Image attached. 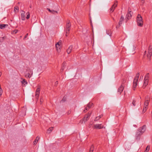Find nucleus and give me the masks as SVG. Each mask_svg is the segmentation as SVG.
Returning a JSON list of instances; mask_svg holds the SVG:
<instances>
[{"mask_svg": "<svg viewBox=\"0 0 152 152\" xmlns=\"http://www.w3.org/2000/svg\"><path fill=\"white\" fill-rule=\"evenodd\" d=\"M53 127H52L51 128H50L49 129H48L47 130V133H50L52 131L53 129Z\"/></svg>", "mask_w": 152, "mask_h": 152, "instance_id": "obj_24", "label": "nucleus"}, {"mask_svg": "<svg viewBox=\"0 0 152 152\" xmlns=\"http://www.w3.org/2000/svg\"><path fill=\"white\" fill-rule=\"evenodd\" d=\"M148 53H152V46L150 45L148 49Z\"/></svg>", "mask_w": 152, "mask_h": 152, "instance_id": "obj_20", "label": "nucleus"}, {"mask_svg": "<svg viewBox=\"0 0 152 152\" xmlns=\"http://www.w3.org/2000/svg\"><path fill=\"white\" fill-rule=\"evenodd\" d=\"M31 6H32L31 5H30V8H31Z\"/></svg>", "mask_w": 152, "mask_h": 152, "instance_id": "obj_50", "label": "nucleus"}, {"mask_svg": "<svg viewBox=\"0 0 152 152\" xmlns=\"http://www.w3.org/2000/svg\"><path fill=\"white\" fill-rule=\"evenodd\" d=\"M141 2L142 3H143L144 2L145 0H141Z\"/></svg>", "mask_w": 152, "mask_h": 152, "instance_id": "obj_46", "label": "nucleus"}, {"mask_svg": "<svg viewBox=\"0 0 152 152\" xmlns=\"http://www.w3.org/2000/svg\"><path fill=\"white\" fill-rule=\"evenodd\" d=\"M47 10L50 12H51L52 13L54 14L55 13H58L57 12V11H54L53 10H51L49 8H47Z\"/></svg>", "mask_w": 152, "mask_h": 152, "instance_id": "obj_21", "label": "nucleus"}, {"mask_svg": "<svg viewBox=\"0 0 152 152\" xmlns=\"http://www.w3.org/2000/svg\"><path fill=\"white\" fill-rule=\"evenodd\" d=\"M26 14H27V17H26V18L27 19H28L30 17V14L29 12H28L26 13Z\"/></svg>", "mask_w": 152, "mask_h": 152, "instance_id": "obj_30", "label": "nucleus"}, {"mask_svg": "<svg viewBox=\"0 0 152 152\" xmlns=\"http://www.w3.org/2000/svg\"><path fill=\"white\" fill-rule=\"evenodd\" d=\"M152 53H148V54L147 55V57L148 58H150L151 56Z\"/></svg>", "mask_w": 152, "mask_h": 152, "instance_id": "obj_35", "label": "nucleus"}, {"mask_svg": "<svg viewBox=\"0 0 152 152\" xmlns=\"http://www.w3.org/2000/svg\"><path fill=\"white\" fill-rule=\"evenodd\" d=\"M58 84V82L57 81H56L55 83V85L56 86Z\"/></svg>", "mask_w": 152, "mask_h": 152, "instance_id": "obj_43", "label": "nucleus"}, {"mask_svg": "<svg viewBox=\"0 0 152 152\" xmlns=\"http://www.w3.org/2000/svg\"><path fill=\"white\" fill-rule=\"evenodd\" d=\"M94 149V146L93 145H92L90 148L89 152H93Z\"/></svg>", "mask_w": 152, "mask_h": 152, "instance_id": "obj_26", "label": "nucleus"}, {"mask_svg": "<svg viewBox=\"0 0 152 152\" xmlns=\"http://www.w3.org/2000/svg\"><path fill=\"white\" fill-rule=\"evenodd\" d=\"M107 34L110 36L111 34V31L110 29H108L106 30Z\"/></svg>", "mask_w": 152, "mask_h": 152, "instance_id": "obj_22", "label": "nucleus"}, {"mask_svg": "<svg viewBox=\"0 0 152 152\" xmlns=\"http://www.w3.org/2000/svg\"><path fill=\"white\" fill-rule=\"evenodd\" d=\"M110 11H112L111 12H113L114 10V9H113L112 7L110 8Z\"/></svg>", "mask_w": 152, "mask_h": 152, "instance_id": "obj_40", "label": "nucleus"}, {"mask_svg": "<svg viewBox=\"0 0 152 152\" xmlns=\"http://www.w3.org/2000/svg\"><path fill=\"white\" fill-rule=\"evenodd\" d=\"M139 73H137L136 75L135 76L134 79L133 84V88H134H134H136L137 85L138 83V80L139 79Z\"/></svg>", "mask_w": 152, "mask_h": 152, "instance_id": "obj_4", "label": "nucleus"}, {"mask_svg": "<svg viewBox=\"0 0 152 152\" xmlns=\"http://www.w3.org/2000/svg\"><path fill=\"white\" fill-rule=\"evenodd\" d=\"M21 82L22 84L24 85H25L27 84V82L25 79L23 80V81H22Z\"/></svg>", "mask_w": 152, "mask_h": 152, "instance_id": "obj_27", "label": "nucleus"}, {"mask_svg": "<svg viewBox=\"0 0 152 152\" xmlns=\"http://www.w3.org/2000/svg\"><path fill=\"white\" fill-rule=\"evenodd\" d=\"M92 124H89V125H88V127H89V128H91V126H92Z\"/></svg>", "mask_w": 152, "mask_h": 152, "instance_id": "obj_41", "label": "nucleus"}, {"mask_svg": "<svg viewBox=\"0 0 152 152\" xmlns=\"http://www.w3.org/2000/svg\"><path fill=\"white\" fill-rule=\"evenodd\" d=\"M145 77H146V78H149V73H148L145 76Z\"/></svg>", "mask_w": 152, "mask_h": 152, "instance_id": "obj_39", "label": "nucleus"}, {"mask_svg": "<svg viewBox=\"0 0 152 152\" xmlns=\"http://www.w3.org/2000/svg\"><path fill=\"white\" fill-rule=\"evenodd\" d=\"M27 71L28 72V74L25 75V76L26 77L30 78L31 77V75L33 74V71L30 69H27Z\"/></svg>", "mask_w": 152, "mask_h": 152, "instance_id": "obj_7", "label": "nucleus"}, {"mask_svg": "<svg viewBox=\"0 0 152 152\" xmlns=\"http://www.w3.org/2000/svg\"><path fill=\"white\" fill-rule=\"evenodd\" d=\"M117 3H118V1H116L115 3L113 4V5H112V6L111 7L114 10V9L115 8V7H116L117 6Z\"/></svg>", "mask_w": 152, "mask_h": 152, "instance_id": "obj_23", "label": "nucleus"}, {"mask_svg": "<svg viewBox=\"0 0 152 152\" xmlns=\"http://www.w3.org/2000/svg\"><path fill=\"white\" fill-rule=\"evenodd\" d=\"M39 137H37L36 139H35V140H34V141L33 142L34 144V145H35L37 143V142L38 141V140L39 139Z\"/></svg>", "mask_w": 152, "mask_h": 152, "instance_id": "obj_19", "label": "nucleus"}, {"mask_svg": "<svg viewBox=\"0 0 152 152\" xmlns=\"http://www.w3.org/2000/svg\"><path fill=\"white\" fill-rule=\"evenodd\" d=\"M93 104L92 103H89L87 105V107H86L85 110L83 111V112L84 113H86V111L88 110L89 109L91 108L93 106Z\"/></svg>", "mask_w": 152, "mask_h": 152, "instance_id": "obj_10", "label": "nucleus"}, {"mask_svg": "<svg viewBox=\"0 0 152 152\" xmlns=\"http://www.w3.org/2000/svg\"><path fill=\"white\" fill-rule=\"evenodd\" d=\"M124 88V86H123V85H121L118 88L117 92L119 94H121V93L123 91Z\"/></svg>", "mask_w": 152, "mask_h": 152, "instance_id": "obj_12", "label": "nucleus"}, {"mask_svg": "<svg viewBox=\"0 0 152 152\" xmlns=\"http://www.w3.org/2000/svg\"><path fill=\"white\" fill-rule=\"evenodd\" d=\"M43 101V99L42 98H41L40 99V104H42V102Z\"/></svg>", "mask_w": 152, "mask_h": 152, "instance_id": "obj_37", "label": "nucleus"}, {"mask_svg": "<svg viewBox=\"0 0 152 152\" xmlns=\"http://www.w3.org/2000/svg\"><path fill=\"white\" fill-rule=\"evenodd\" d=\"M102 115H99V116L97 117L96 118L94 121H97L98 120H99L100 118H101V117L102 116Z\"/></svg>", "mask_w": 152, "mask_h": 152, "instance_id": "obj_25", "label": "nucleus"}, {"mask_svg": "<svg viewBox=\"0 0 152 152\" xmlns=\"http://www.w3.org/2000/svg\"><path fill=\"white\" fill-rule=\"evenodd\" d=\"M58 43H59V45H60V46L61 45V42H58Z\"/></svg>", "mask_w": 152, "mask_h": 152, "instance_id": "obj_49", "label": "nucleus"}, {"mask_svg": "<svg viewBox=\"0 0 152 152\" xmlns=\"http://www.w3.org/2000/svg\"><path fill=\"white\" fill-rule=\"evenodd\" d=\"M19 3H19H19H18V4H19Z\"/></svg>", "mask_w": 152, "mask_h": 152, "instance_id": "obj_51", "label": "nucleus"}, {"mask_svg": "<svg viewBox=\"0 0 152 152\" xmlns=\"http://www.w3.org/2000/svg\"><path fill=\"white\" fill-rule=\"evenodd\" d=\"M103 127V126L102 124H96L94 125V126H93V129H100L102 128Z\"/></svg>", "mask_w": 152, "mask_h": 152, "instance_id": "obj_8", "label": "nucleus"}, {"mask_svg": "<svg viewBox=\"0 0 152 152\" xmlns=\"http://www.w3.org/2000/svg\"><path fill=\"white\" fill-rule=\"evenodd\" d=\"M124 18L123 16H121L119 20V21L118 23V25L119 26L118 27H119L120 26L122 23V22L124 21Z\"/></svg>", "mask_w": 152, "mask_h": 152, "instance_id": "obj_14", "label": "nucleus"}, {"mask_svg": "<svg viewBox=\"0 0 152 152\" xmlns=\"http://www.w3.org/2000/svg\"><path fill=\"white\" fill-rule=\"evenodd\" d=\"M66 100V98H64V97L62 99V101H65Z\"/></svg>", "mask_w": 152, "mask_h": 152, "instance_id": "obj_44", "label": "nucleus"}, {"mask_svg": "<svg viewBox=\"0 0 152 152\" xmlns=\"http://www.w3.org/2000/svg\"><path fill=\"white\" fill-rule=\"evenodd\" d=\"M5 37H0V42H3L4 40Z\"/></svg>", "mask_w": 152, "mask_h": 152, "instance_id": "obj_31", "label": "nucleus"}, {"mask_svg": "<svg viewBox=\"0 0 152 152\" xmlns=\"http://www.w3.org/2000/svg\"><path fill=\"white\" fill-rule=\"evenodd\" d=\"M142 78H143V76H141L140 77V80L141 79H142Z\"/></svg>", "mask_w": 152, "mask_h": 152, "instance_id": "obj_47", "label": "nucleus"}, {"mask_svg": "<svg viewBox=\"0 0 152 152\" xmlns=\"http://www.w3.org/2000/svg\"><path fill=\"white\" fill-rule=\"evenodd\" d=\"M72 48L73 46L72 45H71L69 47V48L66 50V52L68 54H69L72 51Z\"/></svg>", "mask_w": 152, "mask_h": 152, "instance_id": "obj_15", "label": "nucleus"}, {"mask_svg": "<svg viewBox=\"0 0 152 152\" xmlns=\"http://www.w3.org/2000/svg\"><path fill=\"white\" fill-rule=\"evenodd\" d=\"M65 62H64L62 65V67L61 69V72L63 71V70H64V68L65 67L66 65H65Z\"/></svg>", "mask_w": 152, "mask_h": 152, "instance_id": "obj_18", "label": "nucleus"}, {"mask_svg": "<svg viewBox=\"0 0 152 152\" xmlns=\"http://www.w3.org/2000/svg\"><path fill=\"white\" fill-rule=\"evenodd\" d=\"M150 98L148 96L146 97L145 99V102L144 104L143 110L142 111V113H145L148 108V105L149 102Z\"/></svg>", "mask_w": 152, "mask_h": 152, "instance_id": "obj_2", "label": "nucleus"}, {"mask_svg": "<svg viewBox=\"0 0 152 152\" xmlns=\"http://www.w3.org/2000/svg\"><path fill=\"white\" fill-rule=\"evenodd\" d=\"M137 22V25L140 27L142 26L143 25V21L141 16L138 14L136 18Z\"/></svg>", "mask_w": 152, "mask_h": 152, "instance_id": "obj_3", "label": "nucleus"}, {"mask_svg": "<svg viewBox=\"0 0 152 152\" xmlns=\"http://www.w3.org/2000/svg\"><path fill=\"white\" fill-rule=\"evenodd\" d=\"M132 104L134 106H136V101L134 99L133 100L132 102Z\"/></svg>", "mask_w": 152, "mask_h": 152, "instance_id": "obj_34", "label": "nucleus"}, {"mask_svg": "<svg viewBox=\"0 0 152 152\" xmlns=\"http://www.w3.org/2000/svg\"><path fill=\"white\" fill-rule=\"evenodd\" d=\"M146 54V51H145L144 52V55H145Z\"/></svg>", "mask_w": 152, "mask_h": 152, "instance_id": "obj_48", "label": "nucleus"}, {"mask_svg": "<svg viewBox=\"0 0 152 152\" xmlns=\"http://www.w3.org/2000/svg\"><path fill=\"white\" fill-rule=\"evenodd\" d=\"M148 80L145 81V80H144L143 85L145 87L148 84Z\"/></svg>", "mask_w": 152, "mask_h": 152, "instance_id": "obj_29", "label": "nucleus"}, {"mask_svg": "<svg viewBox=\"0 0 152 152\" xmlns=\"http://www.w3.org/2000/svg\"><path fill=\"white\" fill-rule=\"evenodd\" d=\"M91 114V113H88L86 115L84 116L83 119L80 121V122L81 124L85 122L86 121H87L89 118V117Z\"/></svg>", "mask_w": 152, "mask_h": 152, "instance_id": "obj_5", "label": "nucleus"}, {"mask_svg": "<svg viewBox=\"0 0 152 152\" xmlns=\"http://www.w3.org/2000/svg\"><path fill=\"white\" fill-rule=\"evenodd\" d=\"M148 78H146V77H145L144 80H145V81L148 80Z\"/></svg>", "mask_w": 152, "mask_h": 152, "instance_id": "obj_42", "label": "nucleus"}, {"mask_svg": "<svg viewBox=\"0 0 152 152\" xmlns=\"http://www.w3.org/2000/svg\"><path fill=\"white\" fill-rule=\"evenodd\" d=\"M146 126L145 125L143 126L142 127H140L137 130L136 133V137H138L139 136L142 134L145 131Z\"/></svg>", "mask_w": 152, "mask_h": 152, "instance_id": "obj_1", "label": "nucleus"}, {"mask_svg": "<svg viewBox=\"0 0 152 152\" xmlns=\"http://www.w3.org/2000/svg\"><path fill=\"white\" fill-rule=\"evenodd\" d=\"M2 93V90L1 88L0 89V96H1Z\"/></svg>", "mask_w": 152, "mask_h": 152, "instance_id": "obj_36", "label": "nucleus"}, {"mask_svg": "<svg viewBox=\"0 0 152 152\" xmlns=\"http://www.w3.org/2000/svg\"><path fill=\"white\" fill-rule=\"evenodd\" d=\"M71 24L70 23V21H69L68 22H67L66 25V35L67 37L68 36L67 34L69 33V32L70 29Z\"/></svg>", "mask_w": 152, "mask_h": 152, "instance_id": "obj_6", "label": "nucleus"}, {"mask_svg": "<svg viewBox=\"0 0 152 152\" xmlns=\"http://www.w3.org/2000/svg\"><path fill=\"white\" fill-rule=\"evenodd\" d=\"M128 11V13L126 15V16L127 19L129 20L131 18L132 14V12L131 11H130L129 9Z\"/></svg>", "mask_w": 152, "mask_h": 152, "instance_id": "obj_11", "label": "nucleus"}, {"mask_svg": "<svg viewBox=\"0 0 152 152\" xmlns=\"http://www.w3.org/2000/svg\"><path fill=\"white\" fill-rule=\"evenodd\" d=\"M28 35V33L26 34L24 38V39H25L27 37Z\"/></svg>", "mask_w": 152, "mask_h": 152, "instance_id": "obj_38", "label": "nucleus"}, {"mask_svg": "<svg viewBox=\"0 0 152 152\" xmlns=\"http://www.w3.org/2000/svg\"><path fill=\"white\" fill-rule=\"evenodd\" d=\"M126 81V80L125 79H123L122 80L121 85H123V86H124V84L125 83Z\"/></svg>", "mask_w": 152, "mask_h": 152, "instance_id": "obj_28", "label": "nucleus"}, {"mask_svg": "<svg viewBox=\"0 0 152 152\" xmlns=\"http://www.w3.org/2000/svg\"><path fill=\"white\" fill-rule=\"evenodd\" d=\"M150 148V146H147V147L146 150L145 151V152H148V151L149 150Z\"/></svg>", "mask_w": 152, "mask_h": 152, "instance_id": "obj_32", "label": "nucleus"}, {"mask_svg": "<svg viewBox=\"0 0 152 152\" xmlns=\"http://www.w3.org/2000/svg\"><path fill=\"white\" fill-rule=\"evenodd\" d=\"M16 10H18V6H15L14 7V11L15 12Z\"/></svg>", "mask_w": 152, "mask_h": 152, "instance_id": "obj_33", "label": "nucleus"}, {"mask_svg": "<svg viewBox=\"0 0 152 152\" xmlns=\"http://www.w3.org/2000/svg\"><path fill=\"white\" fill-rule=\"evenodd\" d=\"M40 88H37L35 92V96L37 99V100L39 98V94H40Z\"/></svg>", "mask_w": 152, "mask_h": 152, "instance_id": "obj_9", "label": "nucleus"}, {"mask_svg": "<svg viewBox=\"0 0 152 152\" xmlns=\"http://www.w3.org/2000/svg\"><path fill=\"white\" fill-rule=\"evenodd\" d=\"M17 32L18 30H15L14 31V32H15V34H16V33H17Z\"/></svg>", "mask_w": 152, "mask_h": 152, "instance_id": "obj_45", "label": "nucleus"}, {"mask_svg": "<svg viewBox=\"0 0 152 152\" xmlns=\"http://www.w3.org/2000/svg\"><path fill=\"white\" fill-rule=\"evenodd\" d=\"M8 24H0V28L1 29H4L6 27H7L8 26Z\"/></svg>", "mask_w": 152, "mask_h": 152, "instance_id": "obj_16", "label": "nucleus"}, {"mask_svg": "<svg viewBox=\"0 0 152 152\" xmlns=\"http://www.w3.org/2000/svg\"><path fill=\"white\" fill-rule=\"evenodd\" d=\"M22 13L21 14L20 16L21 18V20H25V12L23 10H21Z\"/></svg>", "mask_w": 152, "mask_h": 152, "instance_id": "obj_13", "label": "nucleus"}, {"mask_svg": "<svg viewBox=\"0 0 152 152\" xmlns=\"http://www.w3.org/2000/svg\"><path fill=\"white\" fill-rule=\"evenodd\" d=\"M56 48L58 52H59L60 50V48L61 47L60 46V45H59V43H57L56 44Z\"/></svg>", "mask_w": 152, "mask_h": 152, "instance_id": "obj_17", "label": "nucleus"}]
</instances>
